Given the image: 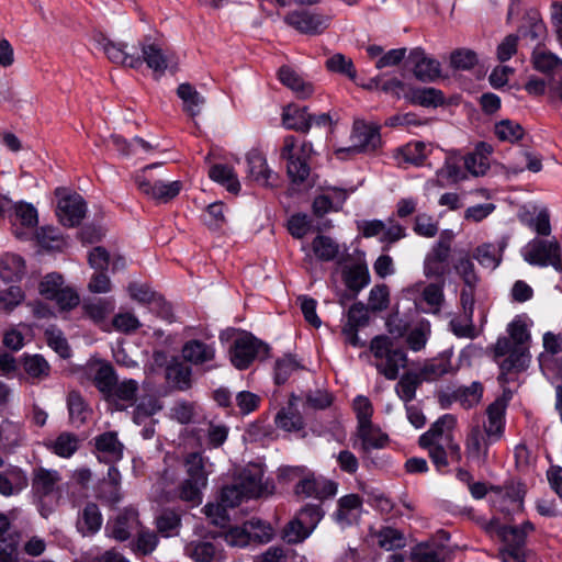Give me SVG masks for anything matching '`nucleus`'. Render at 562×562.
Listing matches in <instances>:
<instances>
[{"mask_svg":"<svg viewBox=\"0 0 562 562\" xmlns=\"http://www.w3.org/2000/svg\"><path fill=\"white\" fill-rule=\"evenodd\" d=\"M61 474L54 469L37 467L32 472V494L41 506V514H48L59 504L61 497Z\"/></svg>","mask_w":562,"mask_h":562,"instance_id":"1","label":"nucleus"},{"mask_svg":"<svg viewBox=\"0 0 562 562\" xmlns=\"http://www.w3.org/2000/svg\"><path fill=\"white\" fill-rule=\"evenodd\" d=\"M314 154L313 144L307 140L297 142L293 135L283 138L280 158L286 161V173L292 182H304L311 172L310 159Z\"/></svg>","mask_w":562,"mask_h":562,"instance_id":"2","label":"nucleus"},{"mask_svg":"<svg viewBox=\"0 0 562 562\" xmlns=\"http://www.w3.org/2000/svg\"><path fill=\"white\" fill-rule=\"evenodd\" d=\"M370 350L375 359V369L387 380L397 379L400 370L407 364L406 353L400 348H394L387 336H375L371 340Z\"/></svg>","mask_w":562,"mask_h":562,"instance_id":"3","label":"nucleus"},{"mask_svg":"<svg viewBox=\"0 0 562 562\" xmlns=\"http://www.w3.org/2000/svg\"><path fill=\"white\" fill-rule=\"evenodd\" d=\"M159 166L158 164H153L143 168L136 173L135 183L138 190L149 199L167 203L180 193L182 183L180 181H164L162 179L155 178L151 170Z\"/></svg>","mask_w":562,"mask_h":562,"instance_id":"4","label":"nucleus"},{"mask_svg":"<svg viewBox=\"0 0 562 562\" xmlns=\"http://www.w3.org/2000/svg\"><path fill=\"white\" fill-rule=\"evenodd\" d=\"M454 233L452 231H443L439 239L426 254L423 265L426 278L443 280L445 276L450 271L449 258Z\"/></svg>","mask_w":562,"mask_h":562,"instance_id":"5","label":"nucleus"},{"mask_svg":"<svg viewBox=\"0 0 562 562\" xmlns=\"http://www.w3.org/2000/svg\"><path fill=\"white\" fill-rule=\"evenodd\" d=\"M485 528L487 532L497 536L504 542L505 553L513 558L515 562H522L521 548L527 535L533 530L529 521L517 527L501 524L497 518H493Z\"/></svg>","mask_w":562,"mask_h":562,"instance_id":"6","label":"nucleus"},{"mask_svg":"<svg viewBox=\"0 0 562 562\" xmlns=\"http://www.w3.org/2000/svg\"><path fill=\"white\" fill-rule=\"evenodd\" d=\"M521 255L529 265L548 267L562 271L561 247L555 239L533 238L521 250Z\"/></svg>","mask_w":562,"mask_h":562,"instance_id":"7","label":"nucleus"},{"mask_svg":"<svg viewBox=\"0 0 562 562\" xmlns=\"http://www.w3.org/2000/svg\"><path fill=\"white\" fill-rule=\"evenodd\" d=\"M351 143L352 144L348 147H340L335 150L338 158L344 159L345 155L370 153L379 148L381 146L379 126L367 124L361 120L355 121L351 133Z\"/></svg>","mask_w":562,"mask_h":562,"instance_id":"8","label":"nucleus"},{"mask_svg":"<svg viewBox=\"0 0 562 562\" xmlns=\"http://www.w3.org/2000/svg\"><path fill=\"white\" fill-rule=\"evenodd\" d=\"M268 352L269 347L248 333L238 336L229 351L231 361L238 370L247 369L256 359L266 358Z\"/></svg>","mask_w":562,"mask_h":562,"instance_id":"9","label":"nucleus"},{"mask_svg":"<svg viewBox=\"0 0 562 562\" xmlns=\"http://www.w3.org/2000/svg\"><path fill=\"white\" fill-rule=\"evenodd\" d=\"M338 484L306 469L303 479L294 485V494L300 498L324 501L337 494Z\"/></svg>","mask_w":562,"mask_h":562,"instance_id":"10","label":"nucleus"},{"mask_svg":"<svg viewBox=\"0 0 562 562\" xmlns=\"http://www.w3.org/2000/svg\"><path fill=\"white\" fill-rule=\"evenodd\" d=\"M55 194L58 198L56 214L59 222L69 227L78 225L87 211L83 198L78 193L69 192L65 188H57Z\"/></svg>","mask_w":562,"mask_h":562,"instance_id":"11","label":"nucleus"},{"mask_svg":"<svg viewBox=\"0 0 562 562\" xmlns=\"http://www.w3.org/2000/svg\"><path fill=\"white\" fill-rule=\"evenodd\" d=\"M494 353L496 358L505 357L499 362L503 375L514 371L518 372L525 370L528 367L530 359L528 347L513 346L510 339H507L506 337L497 339L494 347Z\"/></svg>","mask_w":562,"mask_h":562,"instance_id":"12","label":"nucleus"},{"mask_svg":"<svg viewBox=\"0 0 562 562\" xmlns=\"http://www.w3.org/2000/svg\"><path fill=\"white\" fill-rule=\"evenodd\" d=\"M285 22L307 35L323 33L330 24V16L307 10L293 11L284 18Z\"/></svg>","mask_w":562,"mask_h":562,"instance_id":"13","label":"nucleus"},{"mask_svg":"<svg viewBox=\"0 0 562 562\" xmlns=\"http://www.w3.org/2000/svg\"><path fill=\"white\" fill-rule=\"evenodd\" d=\"M237 483L248 498L269 495L273 491L271 483L263 482V469L259 464H250L244 469Z\"/></svg>","mask_w":562,"mask_h":562,"instance_id":"14","label":"nucleus"},{"mask_svg":"<svg viewBox=\"0 0 562 562\" xmlns=\"http://www.w3.org/2000/svg\"><path fill=\"white\" fill-rule=\"evenodd\" d=\"M139 527L138 512L133 507H126L113 521L108 522L105 530L109 537L125 541L133 532L138 531Z\"/></svg>","mask_w":562,"mask_h":562,"instance_id":"15","label":"nucleus"},{"mask_svg":"<svg viewBox=\"0 0 562 562\" xmlns=\"http://www.w3.org/2000/svg\"><path fill=\"white\" fill-rule=\"evenodd\" d=\"M363 512V501L358 494H347L337 501V509L334 513L336 522L342 527L357 524Z\"/></svg>","mask_w":562,"mask_h":562,"instance_id":"16","label":"nucleus"},{"mask_svg":"<svg viewBox=\"0 0 562 562\" xmlns=\"http://www.w3.org/2000/svg\"><path fill=\"white\" fill-rule=\"evenodd\" d=\"M142 64L145 63L153 71L162 74L168 68L171 54L162 45L149 37L140 43Z\"/></svg>","mask_w":562,"mask_h":562,"instance_id":"17","label":"nucleus"},{"mask_svg":"<svg viewBox=\"0 0 562 562\" xmlns=\"http://www.w3.org/2000/svg\"><path fill=\"white\" fill-rule=\"evenodd\" d=\"M408 61L413 65L415 77L422 81H435L440 77V63L427 56L420 47L411 50Z\"/></svg>","mask_w":562,"mask_h":562,"instance_id":"18","label":"nucleus"},{"mask_svg":"<svg viewBox=\"0 0 562 562\" xmlns=\"http://www.w3.org/2000/svg\"><path fill=\"white\" fill-rule=\"evenodd\" d=\"M492 503L496 510L510 516L522 510L524 495L516 486L495 488Z\"/></svg>","mask_w":562,"mask_h":562,"instance_id":"19","label":"nucleus"},{"mask_svg":"<svg viewBox=\"0 0 562 562\" xmlns=\"http://www.w3.org/2000/svg\"><path fill=\"white\" fill-rule=\"evenodd\" d=\"M495 442V440H490L479 425L473 426L465 440L467 458L480 464L485 463L488 454V448Z\"/></svg>","mask_w":562,"mask_h":562,"instance_id":"20","label":"nucleus"},{"mask_svg":"<svg viewBox=\"0 0 562 562\" xmlns=\"http://www.w3.org/2000/svg\"><path fill=\"white\" fill-rule=\"evenodd\" d=\"M506 402L502 398L495 400L486 408L487 420L484 423L483 432L490 440L498 441L504 435Z\"/></svg>","mask_w":562,"mask_h":562,"instance_id":"21","label":"nucleus"},{"mask_svg":"<svg viewBox=\"0 0 562 562\" xmlns=\"http://www.w3.org/2000/svg\"><path fill=\"white\" fill-rule=\"evenodd\" d=\"M95 449L99 460L106 463L117 462L123 458L124 446L114 431H106L95 437Z\"/></svg>","mask_w":562,"mask_h":562,"instance_id":"22","label":"nucleus"},{"mask_svg":"<svg viewBox=\"0 0 562 562\" xmlns=\"http://www.w3.org/2000/svg\"><path fill=\"white\" fill-rule=\"evenodd\" d=\"M138 386L139 385L136 380H123L115 384L105 400L116 409L123 411L135 403Z\"/></svg>","mask_w":562,"mask_h":562,"instance_id":"23","label":"nucleus"},{"mask_svg":"<svg viewBox=\"0 0 562 562\" xmlns=\"http://www.w3.org/2000/svg\"><path fill=\"white\" fill-rule=\"evenodd\" d=\"M282 124L286 130L307 133L312 127L313 115L306 106L288 104L282 110Z\"/></svg>","mask_w":562,"mask_h":562,"instance_id":"24","label":"nucleus"},{"mask_svg":"<svg viewBox=\"0 0 562 562\" xmlns=\"http://www.w3.org/2000/svg\"><path fill=\"white\" fill-rule=\"evenodd\" d=\"M183 465L187 479L207 486L213 464L199 452H190L184 457Z\"/></svg>","mask_w":562,"mask_h":562,"instance_id":"25","label":"nucleus"},{"mask_svg":"<svg viewBox=\"0 0 562 562\" xmlns=\"http://www.w3.org/2000/svg\"><path fill=\"white\" fill-rule=\"evenodd\" d=\"M282 85L292 90L299 99H307L314 92L313 85L289 66H282L278 71Z\"/></svg>","mask_w":562,"mask_h":562,"instance_id":"26","label":"nucleus"},{"mask_svg":"<svg viewBox=\"0 0 562 562\" xmlns=\"http://www.w3.org/2000/svg\"><path fill=\"white\" fill-rule=\"evenodd\" d=\"M29 484L25 472L18 467H10L0 472V494L3 496L16 495Z\"/></svg>","mask_w":562,"mask_h":562,"instance_id":"27","label":"nucleus"},{"mask_svg":"<svg viewBox=\"0 0 562 562\" xmlns=\"http://www.w3.org/2000/svg\"><path fill=\"white\" fill-rule=\"evenodd\" d=\"M453 370L451 358L448 355L427 360L422 368L416 371L423 382H434Z\"/></svg>","mask_w":562,"mask_h":562,"instance_id":"28","label":"nucleus"},{"mask_svg":"<svg viewBox=\"0 0 562 562\" xmlns=\"http://www.w3.org/2000/svg\"><path fill=\"white\" fill-rule=\"evenodd\" d=\"M103 522L101 512L97 504L87 503L77 519V529L82 536L97 533Z\"/></svg>","mask_w":562,"mask_h":562,"instance_id":"29","label":"nucleus"},{"mask_svg":"<svg viewBox=\"0 0 562 562\" xmlns=\"http://www.w3.org/2000/svg\"><path fill=\"white\" fill-rule=\"evenodd\" d=\"M182 356L184 360L195 364H204L210 362L215 357V349L213 345L203 342L201 340H190L182 348Z\"/></svg>","mask_w":562,"mask_h":562,"instance_id":"30","label":"nucleus"},{"mask_svg":"<svg viewBox=\"0 0 562 562\" xmlns=\"http://www.w3.org/2000/svg\"><path fill=\"white\" fill-rule=\"evenodd\" d=\"M126 45L108 41L103 50L108 58L115 64L137 69L142 66V58L137 54H131L126 50Z\"/></svg>","mask_w":562,"mask_h":562,"instance_id":"31","label":"nucleus"},{"mask_svg":"<svg viewBox=\"0 0 562 562\" xmlns=\"http://www.w3.org/2000/svg\"><path fill=\"white\" fill-rule=\"evenodd\" d=\"M122 476L115 467H110L106 477L100 485L99 496L110 504H117L122 499L121 493Z\"/></svg>","mask_w":562,"mask_h":562,"instance_id":"32","label":"nucleus"},{"mask_svg":"<svg viewBox=\"0 0 562 562\" xmlns=\"http://www.w3.org/2000/svg\"><path fill=\"white\" fill-rule=\"evenodd\" d=\"M177 94L183 102V111L191 117H195L201 113L205 99L193 86L190 83L179 85Z\"/></svg>","mask_w":562,"mask_h":562,"instance_id":"33","label":"nucleus"},{"mask_svg":"<svg viewBox=\"0 0 562 562\" xmlns=\"http://www.w3.org/2000/svg\"><path fill=\"white\" fill-rule=\"evenodd\" d=\"M532 322L525 315H518L516 316L507 327V333L509 337H506L507 339H510L513 346L516 347H528L529 348V341H530V333L529 327L531 326Z\"/></svg>","mask_w":562,"mask_h":562,"instance_id":"34","label":"nucleus"},{"mask_svg":"<svg viewBox=\"0 0 562 562\" xmlns=\"http://www.w3.org/2000/svg\"><path fill=\"white\" fill-rule=\"evenodd\" d=\"M293 396L288 406L281 408L276 415L274 422L278 428L285 431H299L304 427L303 418L294 406Z\"/></svg>","mask_w":562,"mask_h":562,"instance_id":"35","label":"nucleus"},{"mask_svg":"<svg viewBox=\"0 0 562 562\" xmlns=\"http://www.w3.org/2000/svg\"><path fill=\"white\" fill-rule=\"evenodd\" d=\"M248 173L257 182L263 186L269 184L272 171L267 165V160L258 150H251L247 154Z\"/></svg>","mask_w":562,"mask_h":562,"instance_id":"36","label":"nucleus"},{"mask_svg":"<svg viewBox=\"0 0 562 562\" xmlns=\"http://www.w3.org/2000/svg\"><path fill=\"white\" fill-rule=\"evenodd\" d=\"M453 270L469 289H475L479 276L475 266L467 251H463L454 261Z\"/></svg>","mask_w":562,"mask_h":562,"instance_id":"37","label":"nucleus"},{"mask_svg":"<svg viewBox=\"0 0 562 562\" xmlns=\"http://www.w3.org/2000/svg\"><path fill=\"white\" fill-rule=\"evenodd\" d=\"M531 61L536 70L551 75L562 68V59L552 52L536 48L531 55Z\"/></svg>","mask_w":562,"mask_h":562,"instance_id":"38","label":"nucleus"},{"mask_svg":"<svg viewBox=\"0 0 562 562\" xmlns=\"http://www.w3.org/2000/svg\"><path fill=\"white\" fill-rule=\"evenodd\" d=\"M536 213V207L530 212L526 209H522L519 212V220L521 223L528 225L533 228L539 235L548 236L551 233V225L549 213L547 210H540L535 217L532 215Z\"/></svg>","mask_w":562,"mask_h":562,"instance_id":"39","label":"nucleus"},{"mask_svg":"<svg viewBox=\"0 0 562 562\" xmlns=\"http://www.w3.org/2000/svg\"><path fill=\"white\" fill-rule=\"evenodd\" d=\"M504 246L498 249L492 243H485L477 246L473 251V258L484 268L495 269L502 261V251Z\"/></svg>","mask_w":562,"mask_h":562,"instance_id":"40","label":"nucleus"},{"mask_svg":"<svg viewBox=\"0 0 562 562\" xmlns=\"http://www.w3.org/2000/svg\"><path fill=\"white\" fill-rule=\"evenodd\" d=\"M209 176L212 180L224 186L229 192L237 193L240 190V182L234 169L227 165L217 164L212 166Z\"/></svg>","mask_w":562,"mask_h":562,"instance_id":"41","label":"nucleus"},{"mask_svg":"<svg viewBox=\"0 0 562 562\" xmlns=\"http://www.w3.org/2000/svg\"><path fill=\"white\" fill-rule=\"evenodd\" d=\"M82 310L94 323H101L113 312L114 302L111 299H90L83 302Z\"/></svg>","mask_w":562,"mask_h":562,"instance_id":"42","label":"nucleus"},{"mask_svg":"<svg viewBox=\"0 0 562 562\" xmlns=\"http://www.w3.org/2000/svg\"><path fill=\"white\" fill-rule=\"evenodd\" d=\"M482 396L483 385L480 382H472L469 386H460L452 393L453 400L467 409L476 406Z\"/></svg>","mask_w":562,"mask_h":562,"instance_id":"43","label":"nucleus"},{"mask_svg":"<svg viewBox=\"0 0 562 562\" xmlns=\"http://www.w3.org/2000/svg\"><path fill=\"white\" fill-rule=\"evenodd\" d=\"M426 144L423 142L409 143L397 148L394 157L398 164L406 162L418 166L426 158Z\"/></svg>","mask_w":562,"mask_h":562,"instance_id":"44","label":"nucleus"},{"mask_svg":"<svg viewBox=\"0 0 562 562\" xmlns=\"http://www.w3.org/2000/svg\"><path fill=\"white\" fill-rule=\"evenodd\" d=\"M67 406L70 422L76 426L82 425L89 415V409L81 394L76 391L69 392Z\"/></svg>","mask_w":562,"mask_h":562,"instance_id":"45","label":"nucleus"},{"mask_svg":"<svg viewBox=\"0 0 562 562\" xmlns=\"http://www.w3.org/2000/svg\"><path fill=\"white\" fill-rule=\"evenodd\" d=\"M481 149H484L486 153H491L490 146L481 144L476 151L464 157L465 169L475 177L485 175L490 167L487 157L481 151Z\"/></svg>","mask_w":562,"mask_h":562,"instance_id":"46","label":"nucleus"},{"mask_svg":"<svg viewBox=\"0 0 562 562\" xmlns=\"http://www.w3.org/2000/svg\"><path fill=\"white\" fill-rule=\"evenodd\" d=\"M374 538L380 548L391 551L405 547V538L403 533L392 527H383L374 532Z\"/></svg>","mask_w":562,"mask_h":562,"instance_id":"47","label":"nucleus"},{"mask_svg":"<svg viewBox=\"0 0 562 562\" xmlns=\"http://www.w3.org/2000/svg\"><path fill=\"white\" fill-rule=\"evenodd\" d=\"M166 378L175 387L188 390L191 385V369L180 362L171 363L166 369Z\"/></svg>","mask_w":562,"mask_h":562,"instance_id":"48","label":"nucleus"},{"mask_svg":"<svg viewBox=\"0 0 562 562\" xmlns=\"http://www.w3.org/2000/svg\"><path fill=\"white\" fill-rule=\"evenodd\" d=\"M312 250L317 259L330 261L339 254V246L330 237L318 235L312 243Z\"/></svg>","mask_w":562,"mask_h":562,"instance_id":"49","label":"nucleus"},{"mask_svg":"<svg viewBox=\"0 0 562 562\" xmlns=\"http://www.w3.org/2000/svg\"><path fill=\"white\" fill-rule=\"evenodd\" d=\"M116 383L117 378L112 366L101 364L97 369L93 375V384L103 394L104 398L108 397Z\"/></svg>","mask_w":562,"mask_h":562,"instance_id":"50","label":"nucleus"},{"mask_svg":"<svg viewBox=\"0 0 562 562\" xmlns=\"http://www.w3.org/2000/svg\"><path fill=\"white\" fill-rule=\"evenodd\" d=\"M23 368L29 378L33 380H44L50 372L48 362L40 355L25 356Z\"/></svg>","mask_w":562,"mask_h":562,"instance_id":"51","label":"nucleus"},{"mask_svg":"<svg viewBox=\"0 0 562 562\" xmlns=\"http://www.w3.org/2000/svg\"><path fill=\"white\" fill-rule=\"evenodd\" d=\"M423 383L416 371L406 372L396 384L395 391L401 400L411 402L415 395L417 387Z\"/></svg>","mask_w":562,"mask_h":562,"instance_id":"52","label":"nucleus"},{"mask_svg":"<svg viewBox=\"0 0 562 562\" xmlns=\"http://www.w3.org/2000/svg\"><path fill=\"white\" fill-rule=\"evenodd\" d=\"M186 553L195 562H218L215 547L210 542H190Z\"/></svg>","mask_w":562,"mask_h":562,"instance_id":"53","label":"nucleus"},{"mask_svg":"<svg viewBox=\"0 0 562 562\" xmlns=\"http://www.w3.org/2000/svg\"><path fill=\"white\" fill-rule=\"evenodd\" d=\"M205 487L206 485L186 477L178 487L177 496L191 506H198L202 503V491Z\"/></svg>","mask_w":562,"mask_h":562,"instance_id":"54","label":"nucleus"},{"mask_svg":"<svg viewBox=\"0 0 562 562\" xmlns=\"http://www.w3.org/2000/svg\"><path fill=\"white\" fill-rule=\"evenodd\" d=\"M411 101L422 106H438L443 102L440 90L435 88H417L411 91Z\"/></svg>","mask_w":562,"mask_h":562,"instance_id":"55","label":"nucleus"},{"mask_svg":"<svg viewBox=\"0 0 562 562\" xmlns=\"http://www.w3.org/2000/svg\"><path fill=\"white\" fill-rule=\"evenodd\" d=\"M326 68L331 72L344 75L351 80H355L357 77L352 59L340 53H336L327 58Z\"/></svg>","mask_w":562,"mask_h":562,"instance_id":"56","label":"nucleus"},{"mask_svg":"<svg viewBox=\"0 0 562 562\" xmlns=\"http://www.w3.org/2000/svg\"><path fill=\"white\" fill-rule=\"evenodd\" d=\"M358 431L364 450L380 449L385 446L387 437L375 429L372 424L358 427Z\"/></svg>","mask_w":562,"mask_h":562,"instance_id":"57","label":"nucleus"},{"mask_svg":"<svg viewBox=\"0 0 562 562\" xmlns=\"http://www.w3.org/2000/svg\"><path fill=\"white\" fill-rule=\"evenodd\" d=\"M156 526L160 535L164 537H172L179 531L181 518L177 513L166 510L157 518Z\"/></svg>","mask_w":562,"mask_h":562,"instance_id":"58","label":"nucleus"},{"mask_svg":"<svg viewBox=\"0 0 562 562\" xmlns=\"http://www.w3.org/2000/svg\"><path fill=\"white\" fill-rule=\"evenodd\" d=\"M477 61L476 53L468 48L456 49L450 55V66L456 70H470Z\"/></svg>","mask_w":562,"mask_h":562,"instance_id":"59","label":"nucleus"},{"mask_svg":"<svg viewBox=\"0 0 562 562\" xmlns=\"http://www.w3.org/2000/svg\"><path fill=\"white\" fill-rule=\"evenodd\" d=\"M53 452L61 458H70L78 449V438L69 432L60 434L52 445Z\"/></svg>","mask_w":562,"mask_h":562,"instance_id":"60","label":"nucleus"},{"mask_svg":"<svg viewBox=\"0 0 562 562\" xmlns=\"http://www.w3.org/2000/svg\"><path fill=\"white\" fill-rule=\"evenodd\" d=\"M311 530H308L301 520L295 516L290 520L283 529L282 538L288 543H300L310 537Z\"/></svg>","mask_w":562,"mask_h":562,"instance_id":"61","label":"nucleus"},{"mask_svg":"<svg viewBox=\"0 0 562 562\" xmlns=\"http://www.w3.org/2000/svg\"><path fill=\"white\" fill-rule=\"evenodd\" d=\"M323 516V508L318 504H306L296 515L301 522L311 530V532L316 528Z\"/></svg>","mask_w":562,"mask_h":562,"instance_id":"62","label":"nucleus"},{"mask_svg":"<svg viewBox=\"0 0 562 562\" xmlns=\"http://www.w3.org/2000/svg\"><path fill=\"white\" fill-rule=\"evenodd\" d=\"M495 135L503 142L514 143L524 135L522 127L510 120H503L495 125Z\"/></svg>","mask_w":562,"mask_h":562,"instance_id":"63","label":"nucleus"},{"mask_svg":"<svg viewBox=\"0 0 562 562\" xmlns=\"http://www.w3.org/2000/svg\"><path fill=\"white\" fill-rule=\"evenodd\" d=\"M412 559L415 562H445L443 549L419 544L412 552Z\"/></svg>","mask_w":562,"mask_h":562,"instance_id":"64","label":"nucleus"}]
</instances>
